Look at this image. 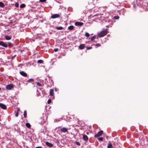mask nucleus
<instances>
[{
	"label": "nucleus",
	"instance_id": "3",
	"mask_svg": "<svg viewBox=\"0 0 148 148\" xmlns=\"http://www.w3.org/2000/svg\"><path fill=\"white\" fill-rule=\"evenodd\" d=\"M103 131L102 130H101L97 134H95V137L96 138H97L101 136V135L103 134Z\"/></svg>",
	"mask_w": 148,
	"mask_h": 148
},
{
	"label": "nucleus",
	"instance_id": "36",
	"mask_svg": "<svg viewBox=\"0 0 148 148\" xmlns=\"http://www.w3.org/2000/svg\"><path fill=\"white\" fill-rule=\"evenodd\" d=\"M92 48V47H88L87 48V49H91Z\"/></svg>",
	"mask_w": 148,
	"mask_h": 148
},
{
	"label": "nucleus",
	"instance_id": "29",
	"mask_svg": "<svg viewBox=\"0 0 148 148\" xmlns=\"http://www.w3.org/2000/svg\"><path fill=\"white\" fill-rule=\"evenodd\" d=\"M7 45H8V46L11 47L12 46V44L10 42H8Z\"/></svg>",
	"mask_w": 148,
	"mask_h": 148
},
{
	"label": "nucleus",
	"instance_id": "31",
	"mask_svg": "<svg viewBox=\"0 0 148 148\" xmlns=\"http://www.w3.org/2000/svg\"><path fill=\"white\" fill-rule=\"evenodd\" d=\"M36 84H37V85L38 86H41V84L38 82H37L36 83Z\"/></svg>",
	"mask_w": 148,
	"mask_h": 148
},
{
	"label": "nucleus",
	"instance_id": "37",
	"mask_svg": "<svg viewBox=\"0 0 148 148\" xmlns=\"http://www.w3.org/2000/svg\"><path fill=\"white\" fill-rule=\"evenodd\" d=\"M36 148H42L41 147H36Z\"/></svg>",
	"mask_w": 148,
	"mask_h": 148
},
{
	"label": "nucleus",
	"instance_id": "41",
	"mask_svg": "<svg viewBox=\"0 0 148 148\" xmlns=\"http://www.w3.org/2000/svg\"><path fill=\"white\" fill-rule=\"evenodd\" d=\"M147 4L148 5V3H147Z\"/></svg>",
	"mask_w": 148,
	"mask_h": 148
},
{
	"label": "nucleus",
	"instance_id": "23",
	"mask_svg": "<svg viewBox=\"0 0 148 148\" xmlns=\"http://www.w3.org/2000/svg\"><path fill=\"white\" fill-rule=\"evenodd\" d=\"M85 36L87 37H89L90 36L89 34L87 32H86L85 33Z\"/></svg>",
	"mask_w": 148,
	"mask_h": 148
},
{
	"label": "nucleus",
	"instance_id": "10",
	"mask_svg": "<svg viewBox=\"0 0 148 148\" xmlns=\"http://www.w3.org/2000/svg\"><path fill=\"white\" fill-rule=\"evenodd\" d=\"M83 138L84 140L87 141L88 140V136L85 135H84L83 136Z\"/></svg>",
	"mask_w": 148,
	"mask_h": 148
},
{
	"label": "nucleus",
	"instance_id": "39",
	"mask_svg": "<svg viewBox=\"0 0 148 148\" xmlns=\"http://www.w3.org/2000/svg\"><path fill=\"white\" fill-rule=\"evenodd\" d=\"M19 109H18L17 110V112H18V111H19Z\"/></svg>",
	"mask_w": 148,
	"mask_h": 148
},
{
	"label": "nucleus",
	"instance_id": "28",
	"mask_svg": "<svg viewBox=\"0 0 148 148\" xmlns=\"http://www.w3.org/2000/svg\"><path fill=\"white\" fill-rule=\"evenodd\" d=\"M76 144L77 145L80 146V143L79 142H78L76 141Z\"/></svg>",
	"mask_w": 148,
	"mask_h": 148
},
{
	"label": "nucleus",
	"instance_id": "32",
	"mask_svg": "<svg viewBox=\"0 0 148 148\" xmlns=\"http://www.w3.org/2000/svg\"><path fill=\"white\" fill-rule=\"evenodd\" d=\"M51 102V100L50 99H49L48 101V104L50 103Z\"/></svg>",
	"mask_w": 148,
	"mask_h": 148
},
{
	"label": "nucleus",
	"instance_id": "22",
	"mask_svg": "<svg viewBox=\"0 0 148 148\" xmlns=\"http://www.w3.org/2000/svg\"><path fill=\"white\" fill-rule=\"evenodd\" d=\"M38 63L40 64L42 63H43V61L41 60H39L38 61Z\"/></svg>",
	"mask_w": 148,
	"mask_h": 148
},
{
	"label": "nucleus",
	"instance_id": "1",
	"mask_svg": "<svg viewBox=\"0 0 148 148\" xmlns=\"http://www.w3.org/2000/svg\"><path fill=\"white\" fill-rule=\"evenodd\" d=\"M107 29L98 33L97 35L100 37H103L105 36L107 33Z\"/></svg>",
	"mask_w": 148,
	"mask_h": 148
},
{
	"label": "nucleus",
	"instance_id": "25",
	"mask_svg": "<svg viewBox=\"0 0 148 148\" xmlns=\"http://www.w3.org/2000/svg\"><path fill=\"white\" fill-rule=\"evenodd\" d=\"M24 117L25 118L27 116V112L25 111H24Z\"/></svg>",
	"mask_w": 148,
	"mask_h": 148
},
{
	"label": "nucleus",
	"instance_id": "38",
	"mask_svg": "<svg viewBox=\"0 0 148 148\" xmlns=\"http://www.w3.org/2000/svg\"><path fill=\"white\" fill-rule=\"evenodd\" d=\"M15 6L16 7H17L18 6V4H15Z\"/></svg>",
	"mask_w": 148,
	"mask_h": 148
},
{
	"label": "nucleus",
	"instance_id": "19",
	"mask_svg": "<svg viewBox=\"0 0 148 148\" xmlns=\"http://www.w3.org/2000/svg\"><path fill=\"white\" fill-rule=\"evenodd\" d=\"M4 4L1 2H0V6L3 7L4 6Z\"/></svg>",
	"mask_w": 148,
	"mask_h": 148
},
{
	"label": "nucleus",
	"instance_id": "27",
	"mask_svg": "<svg viewBox=\"0 0 148 148\" xmlns=\"http://www.w3.org/2000/svg\"><path fill=\"white\" fill-rule=\"evenodd\" d=\"M103 140V138L102 137H100L98 138V140L100 141H102Z\"/></svg>",
	"mask_w": 148,
	"mask_h": 148
},
{
	"label": "nucleus",
	"instance_id": "18",
	"mask_svg": "<svg viewBox=\"0 0 148 148\" xmlns=\"http://www.w3.org/2000/svg\"><path fill=\"white\" fill-rule=\"evenodd\" d=\"M33 81H34V80L32 79H28L27 81V82H33Z\"/></svg>",
	"mask_w": 148,
	"mask_h": 148
},
{
	"label": "nucleus",
	"instance_id": "26",
	"mask_svg": "<svg viewBox=\"0 0 148 148\" xmlns=\"http://www.w3.org/2000/svg\"><path fill=\"white\" fill-rule=\"evenodd\" d=\"M119 18V16H115L114 17V18L115 19H118Z\"/></svg>",
	"mask_w": 148,
	"mask_h": 148
},
{
	"label": "nucleus",
	"instance_id": "14",
	"mask_svg": "<svg viewBox=\"0 0 148 148\" xmlns=\"http://www.w3.org/2000/svg\"><path fill=\"white\" fill-rule=\"evenodd\" d=\"M50 95L51 96H53V90L52 89L50 90Z\"/></svg>",
	"mask_w": 148,
	"mask_h": 148
},
{
	"label": "nucleus",
	"instance_id": "4",
	"mask_svg": "<svg viewBox=\"0 0 148 148\" xmlns=\"http://www.w3.org/2000/svg\"><path fill=\"white\" fill-rule=\"evenodd\" d=\"M0 45L5 47H8L7 44H5L2 41H0Z\"/></svg>",
	"mask_w": 148,
	"mask_h": 148
},
{
	"label": "nucleus",
	"instance_id": "24",
	"mask_svg": "<svg viewBox=\"0 0 148 148\" xmlns=\"http://www.w3.org/2000/svg\"><path fill=\"white\" fill-rule=\"evenodd\" d=\"M25 5L24 4H22L20 5V7L21 8H23L25 6Z\"/></svg>",
	"mask_w": 148,
	"mask_h": 148
},
{
	"label": "nucleus",
	"instance_id": "6",
	"mask_svg": "<svg viewBox=\"0 0 148 148\" xmlns=\"http://www.w3.org/2000/svg\"><path fill=\"white\" fill-rule=\"evenodd\" d=\"M13 87V86L11 84H9L6 86V88L7 90H11Z\"/></svg>",
	"mask_w": 148,
	"mask_h": 148
},
{
	"label": "nucleus",
	"instance_id": "20",
	"mask_svg": "<svg viewBox=\"0 0 148 148\" xmlns=\"http://www.w3.org/2000/svg\"><path fill=\"white\" fill-rule=\"evenodd\" d=\"M56 29L58 30H62V29L63 27H57Z\"/></svg>",
	"mask_w": 148,
	"mask_h": 148
},
{
	"label": "nucleus",
	"instance_id": "2",
	"mask_svg": "<svg viewBox=\"0 0 148 148\" xmlns=\"http://www.w3.org/2000/svg\"><path fill=\"white\" fill-rule=\"evenodd\" d=\"M68 129L65 127H62L60 129L61 132L63 133L68 132Z\"/></svg>",
	"mask_w": 148,
	"mask_h": 148
},
{
	"label": "nucleus",
	"instance_id": "30",
	"mask_svg": "<svg viewBox=\"0 0 148 148\" xmlns=\"http://www.w3.org/2000/svg\"><path fill=\"white\" fill-rule=\"evenodd\" d=\"M15 115L16 117H17L18 116V112H15Z\"/></svg>",
	"mask_w": 148,
	"mask_h": 148
},
{
	"label": "nucleus",
	"instance_id": "9",
	"mask_svg": "<svg viewBox=\"0 0 148 148\" xmlns=\"http://www.w3.org/2000/svg\"><path fill=\"white\" fill-rule=\"evenodd\" d=\"M20 73L21 75L24 77H26L27 76V74L24 71H20Z\"/></svg>",
	"mask_w": 148,
	"mask_h": 148
},
{
	"label": "nucleus",
	"instance_id": "21",
	"mask_svg": "<svg viewBox=\"0 0 148 148\" xmlns=\"http://www.w3.org/2000/svg\"><path fill=\"white\" fill-rule=\"evenodd\" d=\"M95 38L96 36H92L91 38V40L92 41H93Z\"/></svg>",
	"mask_w": 148,
	"mask_h": 148
},
{
	"label": "nucleus",
	"instance_id": "15",
	"mask_svg": "<svg viewBox=\"0 0 148 148\" xmlns=\"http://www.w3.org/2000/svg\"><path fill=\"white\" fill-rule=\"evenodd\" d=\"M74 28V27L73 26L71 25L69 27L68 29L69 30H72Z\"/></svg>",
	"mask_w": 148,
	"mask_h": 148
},
{
	"label": "nucleus",
	"instance_id": "11",
	"mask_svg": "<svg viewBox=\"0 0 148 148\" xmlns=\"http://www.w3.org/2000/svg\"><path fill=\"white\" fill-rule=\"evenodd\" d=\"M85 46V44H82L79 45V48L80 49H82L84 48Z\"/></svg>",
	"mask_w": 148,
	"mask_h": 148
},
{
	"label": "nucleus",
	"instance_id": "13",
	"mask_svg": "<svg viewBox=\"0 0 148 148\" xmlns=\"http://www.w3.org/2000/svg\"><path fill=\"white\" fill-rule=\"evenodd\" d=\"M11 37L9 36H5V38L6 40H9L11 39Z\"/></svg>",
	"mask_w": 148,
	"mask_h": 148
},
{
	"label": "nucleus",
	"instance_id": "35",
	"mask_svg": "<svg viewBox=\"0 0 148 148\" xmlns=\"http://www.w3.org/2000/svg\"><path fill=\"white\" fill-rule=\"evenodd\" d=\"M100 46H101L100 44H97L96 45V46L98 47H100Z\"/></svg>",
	"mask_w": 148,
	"mask_h": 148
},
{
	"label": "nucleus",
	"instance_id": "12",
	"mask_svg": "<svg viewBox=\"0 0 148 148\" xmlns=\"http://www.w3.org/2000/svg\"><path fill=\"white\" fill-rule=\"evenodd\" d=\"M46 144L49 147H52L53 146V145L52 144L48 142H46Z\"/></svg>",
	"mask_w": 148,
	"mask_h": 148
},
{
	"label": "nucleus",
	"instance_id": "5",
	"mask_svg": "<svg viewBox=\"0 0 148 148\" xmlns=\"http://www.w3.org/2000/svg\"><path fill=\"white\" fill-rule=\"evenodd\" d=\"M60 17V15L58 14H55L51 16V18H58Z\"/></svg>",
	"mask_w": 148,
	"mask_h": 148
},
{
	"label": "nucleus",
	"instance_id": "16",
	"mask_svg": "<svg viewBox=\"0 0 148 148\" xmlns=\"http://www.w3.org/2000/svg\"><path fill=\"white\" fill-rule=\"evenodd\" d=\"M25 125L28 128H30L31 126L30 124L29 123H26Z\"/></svg>",
	"mask_w": 148,
	"mask_h": 148
},
{
	"label": "nucleus",
	"instance_id": "17",
	"mask_svg": "<svg viewBox=\"0 0 148 148\" xmlns=\"http://www.w3.org/2000/svg\"><path fill=\"white\" fill-rule=\"evenodd\" d=\"M112 145L111 143H109L108 146L107 148H112Z\"/></svg>",
	"mask_w": 148,
	"mask_h": 148
},
{
	"label": "nucleus",
	"instance_id": "33",
	"mask_svg": "<svg viewBox=\"0 0 148 148\" xmlns=\"http://www.w3.org/2000/svg\"><path fill=\"white\" fill-rule=\"evenodd\" d=\"M58 49H57V48H55V49H54V51L55 52H56L58 51Z\"/></svg>",
	"mask_w": 148,
	"mask_h": 148
},
{
	"label": "nucleus",
	"instance_id": "8",
	"mask_svg": "<svg viewBox=\"0 0 148 148\" xmlns=\"http://www.w3.org/2000/svg\"><path fill=\"white\" fill-rule=\"evenodd\" d=\"M0 107L4 110H5L6 108V106L1 103H0Z\"/></svg>",
	"mask_w": 148,
	"mask_h": 148
},
{
	"label": "nucleus",
	"instance_id": "34",
	"mask_svg": "<svg viewBox=\"0 0 148 148\" xmlns=\"http://www.w3.org/2000/svg\"><path fill=\"white\" fill-rule=\"evenodd\" d=\"M46 0H40V1L41 2H43L46 1Z\"/></svg>",
	"mask_w": 148,
	"mask_h": 148
},
{
	"label": "nucleus",
	"instance_id": "7",
	"mask_svg": "<svg viewBox=\"0 0 148 148\" xmlns=\"http://www.w3.org/2000/svg\"><path fill=\"white\" fill-rule=\"evenodd\" d=\"M83 24V23L79 22H77L75 23V25L77 26H82Z\"/></svg>",
	"mask_w": 148,
	"mask_h": 148
},
{
	"label": "nucleus",
	"instance_id": "40",
	"mask_svg": "<svg viewBox=\"0 0 148 148\" xmlns=\"http://www.w3.org/2000/svg\"><path fill=\"white\" fill-rule=\"evenodd\" d=\"M1 90V88H0V90Z\"/></svg>",
	"mask_w": 148,
	"mask_h": 148
}]
</instances>
